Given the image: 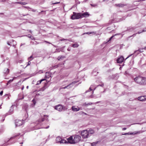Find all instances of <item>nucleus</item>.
Returning a JSON list of instances; mask_svg holds the SVG:
<instances>
[{
    "mask_svg": "<svg viewBox=\"0 0 146 146\" xmlns=\"http://www.w3.org/2000/svg\"><path fill=\"white\" fill-rule=\"evenodd\" d=\"M88 135L90 134H93L94 133V130L92 129H90L89 130H88Z\"/></svg>",
    "mask_w": 146,
    "mask_h": 146,
    "instance_id": "nucleus-17",
    "label": "nucleus"
},
{
    "mask_svg": "<svg viewBox=\"0 0 146 146\" xmlns=\"http://www.w3.org/2000/svg\"><path fill=\"white\" fill-rule=\"evenodd\" d=\"M135 29V28L134 27H129L127 28V30L125 31H133Z\"/></svg>",
    "mask_w": 146,
    "mask_h": 146,
    "instance_id": "nucleus-19",
    "label": "nucleus"
},
{
    "mask_svg": "<svg viewBox=\"0 0 146 146\" xmlns=\"http://www.w3.org/2000/svg\"><path fill=\"white\" fill-rule=\"evenodd\" d=\"M124 60V58L123 56H119L116 60L117 62L118 63H121L123 62Z\"/></svg>",
    "mask_w": 146,
    "mask_h": 146,
    "instance_id": "nucleus-7",
    "label": "nucleus"
},
{
    "mask_svg": "<svg viewBox=\"0 0 146 146\" xmlns=\"http://www.w3.org/2000/svg\"><path fill=\"white\" fill-rule=\"evenodd\" d=\"M64 58V56H59L58 57L57 59L58 60H61V59H62V58Z\"/></svg>",
    "mask_w": 146,
    "mask_h": 146,
    "instance_id": "nucleus-32",
    "label": "nucleus"
},
{
    "mask_svg": "<svg viewBox=\"0 0 146 146\" xmlns=\"http://www.w3.org/2000/svg\"><path fill=\"white\" fill-rule=\"evenodd\" d=\"M28 37H29V38H32V36L31 35L30 36V35H29V36H28ZM31 39H32V40H33V39H34V38L33 37H32V38H31Z\"/></svg>",
    "mask_w": 146,
    "mask_h": 146,
    "instance_id": "nucleus-42",
    "label": "nucleus"
},
{
    "mask_svg": "<svg viewBox=\"0 0 146 146\" xmlns=\"http://www.w3.org/2000/svg\"><path fill=\"white\" fill-rule=\"evenodd\" d=\"M24 88V87H22V90H23Z\"/></svg>",
    "mask_w": 146,
    "mask_h": 146,
    "instance_id": "nucleus-61",
    "label": "nucleus"
},
{
    "mask_svg": "<svg viewBox=\"0 0 146 146\" xmlns=\"http://www.w3.org/2000/svg\"><path fill=\"white\" fill-rule=\"evenodd\" d=\"M61 139L62 138L58 136L57 137L56 139V142L57 143H60Z\"/></svg>",
    "mask_w": 146,
    "mask_h": 146,
    "instance_id": "nucleus-21",
    "label": "nucleus"
},
{
    "mask_svg": "<svg viewBox=\"0 0 146 146\" xmlns=\"http://www.w3.org/2000/svg\"><path fill=\"white\" fill-rule=\"evenodd\" d=\"M48 116L47 115H44L43 117H42L38 119V122L39 123L42 122L44 121L48 122Z\"/></svg>",
    "mask_w": 146,
    "mask_h": 146,
    "instance_id": "nucleus-5",
    "label": "nucleus"
},
{
    "mask_svg": "<svg viewBox=\"0 0 146 146\" xmlns=\"http://www.w3.org/2000/svg\"><path fill=\"white\" fill-rule=\"evenodd\" d=\"M32 11H33V12H35L36 11L35 10H34L33 9L32 10Z\"/></svg>",
    "mask_w": 146,
    "mask_h": 146,
    "instance_id": "nucleus-59",
    "label": "nucleus"
},
{
    "mask_svg": "<svg viewBox=\"0 0 146 146\" xmlns=\"http://www.w3.org/2000/svg\"><path fill=\"white\" fill-rule=\"evenodd\" d=\"M31 62H30V61H29V62H28V64H27V66H26L25 67H27L28 66L30 65V64H31Z\"/></svg>",
    "mask_w": 146,
    "mask_h": 146,
    "instance_id": "nucleus-40",
    "label": "nucleus"
},
{
    "mask_svg": "<svg viewBox=\"0 0 146 146\" xmlns=\"http://www.w3.org/2000/svg\"><path fill=\"white\" fill-rule=\"evenodd\" d=\"M19 134H19L17 135H16L14 136L13 137H11L9 140H11V139H13L15 138L18 135H19Z\"/></svg>",
    "mask_w": 146,
    "mask_h": 146,
    "instance_id": "nucleus-37",
    "label": "nucleus"
},
{
    "mask_svg": "<svg viewBox=\"0 0 146 146\" xmlns=\"http://www.w3.org/2000/svg\"><path fill=\"white\" fill-rule=\"evenodd\" d=\"M46 80V79H42L40 80L39 81L37 82V85H38L40 84L41 82L43 81H45Z\"/></svg>",
    "mask_w": 146,
    "mask_h": 146,
    "instance_id": "nucleus-28",
    "label": "nucleus"
},
{
    "mask_svg": "<svg viewBox=\"0 0 146 146\" xmlns=\"http://www.w3.org/2000/svg\"><path fill=\"white\" fill-rule=\"evenodd\" d=\"M128 133H125L124 134H122V135H128Z\"/></svg>",
    "mask_w": 146,
    "mask_h": 146,
    "instance_id": "nucleus-48",
    "label": "nucleus"
},
{
    "mask_svg": "<svg viewBox=\"0 0 146 146\" xmlns=\"http://www.w3.org/2000/svg\"><path fill=\"white\" fill-rule=\"evenodd\" d=\"M46 42H47V43H49V44H51V43H50V42H47V41H45Z\"/></svg>",
    "mask_w": 146,
    "mask_h": 146,
    "instance_id": "nucleus-58",
    "label": "nucleus"
},
{
    "mask_svg": "<svg viewBox=\"0 0 146 146\" xmlns=\"http://www.w3.org/2000/svg\"><path fill=\"white\" fill-rule=\"evenodd\" d=\"M36 98L35 97L32 100L33 104H32L31 106V107H33L35 105L36 103Z\"/></svg>",
    "mask_w": 146,
    "mask_h": 146,
    "instance_id": "nucleus-16",
    "label": "nucleus"
},
{
    "mask_svg": "<svg viewBox=\"0 0 146 146\" xmlns=\"http://www.w3.org/2000/svg\"><path fill=\"white\" fill-rule=\"evenodd\" d=\"M3 91H2L0 92V95L1 96H2L3 94Z\"/></svg>",
    "mask_w": 146,
    "mask_h": 146,
    "instance_id": "nucleus-44",
    "label": "nucleus"
},
{
    "mask_svg": "<svg viewBox=\"0 0 146 146\" xmlns=\"http://www.w3.org/2000/svg\"><path fill=\"white\" fill-rule=\"evenodd\" d=\"M16 3H18V4H21V5H25L26 4H27V3L25 2H18Z\"/></svg>",
    "mask_w": 146,
    "mask_h": 146,
    "instance_id": "nucleus-29",
    "label": "nucleus"
},
{
    "mask_svg": "<svg viewBox=\"0 0 146 146\" xmlns=\"http://www.w3.org/2000/svg\"><path fill=\"white\" fill-rule=\"evenodd\" d=\"M134 80L138 84L141 85L146 84V78L139 76L135 78Z\"/></svg>",
    "mask_w": 146,
    "mask_h": 146,
    "instance_id": "nucleus-2",
    "label": "nucleus"
},
{
    "mask_svg": "<svg viewBox=\"0 0 146 146\" xmlns=\"http://www.w3.org/2000/svg\"><path fill=\"white\" fill-rule=\"evenodd\" d=\"M33 56L32 55L31 56L29 57L28 58V60L29 61H31L33 59Z\"/></svg>",
    "mask_w": 146,
    "mask_h": 146,
    "instance_id": "nucleus-34",
    "label": "nucleus"
},
{
    "mask_svg": "<svg viewBox=\"0 0 146 146\" xmlns=\"http://www.w3.org/2000/svg\"><path fill=\"white\" fill-rule=\"evenodd\" d=\"M73 14L71 16V19L72 20L79 19L81 18V13H76L73 12Z\"/></svg>",
    "mask_w": 146,
    "mask_h": 146,
    "instance_id": "nucleus-3",
    "label": "nucleus"
},
{
    "mask_svg": "<svg viewBox=\"0 0 146 146\" xmlns=\"http://www.w3.org/2000/svg\"><path fill=\"white\" fill-rule=\"evenodd\" d=\"M90 97L91 98H93V96H92V95H91V96H90Z\"/></svg>",
    "mask_w": 146,
    "mask_h": 146,
    "instance_id": "nucleus-64",
    "label": "nucleus"
},
{
    "mask_svg": "<svg viewBox=\"0 0 146 146\" xmlns=\"http://www.w3.org/2000/svg\"><path fill=\"white\" fill-rule=\"evenodd\" d=\"M9 72V70L7 68H5L4 69L3 71V73L5 74H7Z\"/></svg>",
    "mask_w": 146,
    "mask_h": 146,
    "instance_id": "nucleus-18",
    "label": "nucleus"
},
{
    "mask_svg": "<svg viewBox=\"0 0 146 146\" xmlns=\"http://www.w3.org/2000/svg\"><path fill=\"white\" fill-rule=\"evenodd\" d=\"M50 77V75L49 73L48 72L46 73L45 74V77L46 78H49Z\"/></svg>",
    "mask_w": 146,
    "mask_h": 146,
    "instance_id": "nucleus-25",
    "label": "nucleus"
},
{
    "mask_svg": "<svg viewBox=\"0 0 146 146\" xmlns=\"http://www.w3.org/2000/svg\"><path fill=\"white\" fill-rule=\"evenodd\" d=\"M49 126L48 125L47 127H44V128H45V129H48V128H49Z\"/></svg>",
    "mask_w": 146,
    "mask_h": 146,
    "instance_id": "nucleus-50",
    "label": "nucleus"
},
{
    "mask_svg": "<svg viewBox=\"0 0 146 146\" xmlns=\"http://www.w3.org/2000/svg\"><path fill=\"white\" fill-rule=\"evenodd\" d=\"M67 139V141L64 139H61L60 143L61 144L69 143V142L68 141V139Z\"/></svg>",
    "mask_w": 146,
    "mask_h": 146,
    "instance_id": "nucleus-20",
    "label": "nucleus"
},
{
    "mask_svg": "<svg viewBox=\"0 0 146 146\" xmlns=\"http://www.w3.org/2000/svg\"><path fill=\"white\" fill-rule=\"evenodd\" d=\"M90 5L93 7H96L98 5L96 4H90Z\"/></svg>",
    "mask_w": 146,
    "mask_h": 146,
    "instance_id": "nucleus-36",
    "label": "nucleus"
},
{
    "mask_svg": "<svg viewBox=\"0 0 146 146\" xmlns=\"http://www.w3.org/2000/svg\"><path fill=\"white\" fill-rule=\"evenodd\" d=\"M24 44H25V43H24V44H21V46L22 45H24Z\"/></svg>",
    "mask_w": 146,
    "mask_h": 146,
    "instance_id": "nucleus-55",
    "label": "nucleus"
},
{
    "mask_svg": "<svg viewBox=\"0 0 146 146\" xmlns=\"http://www.w3.org/2000/svg\"><path fill=\"white\" fill-rule=\"evenodd\" d=\"M78 82V81H74L69 84L67 86H66L64 87H62L61 88V89L69 88L70 87H72L73 86L74 84L77 83Z\"/></svg>",
    "mask_w": 146,
    "mask_h": 146,
    "instance_id": "nucleus-6",
    "label": "nucleus"
},
{
    "mask_svg": "<svg viewBox=\"0 0 146 146\" xmlns=\"http://www.w3.org/2000/svg\"><path fill=\"white\" fill-rule=\"evenodd\" d=\"M14 105H12V106L11 107V109H10V110L9 111V112L10 113H12L13 111V107L14 106Z\"/></svg>",
    "mask_w": 146,
    "mask_h": 146,
    "instance_id": "nucleus-33",
    "label": "nucleus"
},
{
    "mask_svg": "<svg viewBox=\"0 0 146 146\" xmlns=\"http://www.w3.org/2000/svg\"><path fill=\"white\" fill-rule=\"evenodd\" d=\"M93 34V35H95L96 34V32H88L84 33L82 34V35H84L85 34Z\"/></svg>",
    "mask_w": 146,
    "mask_h": 146,
    "instance_id": "nucleus-23",
    "label": "nucleus"
},
{
    "mask_svg": "<svg viewBox=\"0 0 146 146\" xmlns=\"http://www.w3.org/2000/svg\"><path fill=\"white\" fill-rule=\"evenodd\" d=\"M13 79L10 80L7 82V85H8L9 84H10L13 81Z\"/></svg>",
    "mask_w": 146,
    "mask_h": 146,
    "instance_id": "nucleus-39",
    "label": "nucleus"
},
{
    "mask_svg": "<svg viewBox=\"0 0 146 146\" xmlns=\"http://www.w3.org/2000/svg\"><path fill=\"white\" fill-rule=\"evenodd\" d=\"M28 15V14H27L26 15H23V16H26V15Z\"/></svg>",
    "mask_w": 146,
    "mask_h": 146,
    "instance_id": "nucleus-56",
    "label": "nucleus"
},
{
    "mask_svg": "<svg viewBox=\"0 0 146 146\" xmlns=\"http://www.w3.org/2000/svg\"><path fill=\"white\" fill-rule=\"evenodd\" d=\"M94 86L93 85H91L90 87V88H89V89L87 91H86V92H85V93H87V92H90V91H92V90H93V91H92V94H93L94 93V90L96 88V87H95L93 89V90L92 89L93 88H94Z\"/></svg>",
    "mask_w": 146,
    "mask_h": 146,
    "instance_id": "nucleus-11",
    "label": "nucleus"
},
{
    "mask_svg": "<svg viewBox=\"0 0 146 146\" xmlns=\"http://www.w3.org/2000/svg\"><path fill=\"white\" fill-rule=\"evenodd\" d=\"M7 44L9 45H10V44H9V42H7Z\"/></svg>",
    "mask_w": 146,
    "mask_h": 146,
    "instance_id": "nucleus-63",
    "label": "nucleus"
},
{
    "mask_svg": "<svg viewBox=\"0 0 146 146\" xmlns=\"http://www.w3.org/2000/svg\"><path fill=\"white\" fill-rule=\"evenodd\" d=\"M120 33H117V34H116L113 35L110 38H109V40H108V41H110L111 40V39H112V38L113 37H114V36H116V35H120Z\"/></svg>",
    "mask_w": 146,
    "mask_h": 146,
    "instance_id": "nucleus-27",
    "label": "nucleus"
},
{
    "mask_svg": "<svg viewBox=\"0 0 146 146\" xmlns=\"http://www.w3.org/2000/svg\"><path fill=\"white\" fill-rule=\"evenodd\" d=\"M142 131H136L135 132H132V135H135L137 134H140L142 133Z\"/></svg>",
    "mask_w": 146,
    "mask_h": 146,
    "instance_id": "nucleus-24",
    "label": "nucleus"
},
{
    "mask_svg": "<svg viewBox=\"0 0 146 146\" xmlns=\"http://www.w3.org/2000/svg\"><path fill=\"white\" fill-rule=\"evenodd\" d=\"M60 2H56V3H52V4H58V3H60Z\"/></svg>",
    "mask_w": 146,
    "mask_h": 146,
    "instance_id": "nucleus-51",
    "label": "nucleus"
},
{
    "mask_svg": "<svg viewBox=\"0 0 146 146\" xmlns=\"http://www.w3.org/2000/svg\"><path fill=\"white\" fill-rule=\"evenodd\" d=\"M92 104V103H85L83 104V106H87L88 105H90Z\"/></svg>",
    "mask_w": 146,
    "mask_h": 146,
    "instance_id": "nucleus-26",
    "label": "nucleus"
},
{
    "mask_svg": "<svg viewBox=\"0 0 146 146\" xmlns=\"http://www.w3.org/2000/svg\"><path fill=\"white\" fill-rule=\"evenodd\" d=\"M89 16V14L87 12H85L82 14L81 13V18L83 17H87Z\"/></svg>",
    "mask_w": 146,
    "mask_h": 146,
    "instance_id": "nucleus-12",
    "label": "nucleus"
},
{
    "mask_svg": "<svg viewBox=\"0 0 146 146\" xmlns=\"http://www.w3.org/2000/svg\"><path fill=\"white\" fill-rule=\"evenodd\" d=\"M79 45L77 44H72V46L74 48H77L78 47Z\"/></svg>",
    "mask_w": 146,
    "mask_h": 146,
    "instance_id": "nucleus-30",
    "label": "nucleus"
},
{
    "mask_svg": "<svg viewBox=\"0 0 146 146\" xmlns=\"http://www.w3.org/2000/svg\"><path fill=\"white\" fill-rule=\"evenodd\" d=\"M142 52V51H141V50H140V49H138V50H136L134 52V53L133 54H132L129 55L125 59V60H126L129 57L132 56L133 54H135V53H136V52Z\"/></svg>",
    "mask_w": 146,
    "mask_h": 146,
    "instance_id": "nucleus-22",
    "label": "nucleus"
},
{
    "mask_svg": "<svg viewBox=\"0 0 146 146\" xmlns=\"http://www.w3.org/2000/svg\"><path fill=\"white\" fill-rule=\"evenodd\" d=\"M98 142H93L91 143L92 146H95L97 143Z\"/></svg>",
    "mask_w": 146,
    "mask_h": 146,
    "instance_id": "nucleus-35",
    "label": "nucleus"
},
{
    "mask_svg": "<svg viewBox=\"0 0 146 146\" xmlns=\"http://www.w3.org/2000/svg\"><path fill=\"white\" fill-rule=\"evenodd\" d=\"M26 118H25V119L24 118L23 119H22V120H24V121H25V120H26Z\"/></svg>",
    "mask_w": 146,
    "mask_h": 146,
    "instance_id": "nucleus-60",
    "label": "nucleus"
},
{
    "mask_svg": "<svg viewBox=\"0 0 146 146\" xmlns=\"http://www.w3.org/2000/svg\"><path fill=\"white\" fill-rule=\"evenodd\" d=\"M126 5V4H124L122 3L116 4H115V6L116 7L121 8L123 7L124 6Z\"/></svg>",
    "mask_w": 146,
    "mask_h": 146,
    "instance_id": "nucleus-13",
    "label": "nucleus"
},
{
    "mask_svg": "<svg viewBox=\"0 0 146 146\" xmlns=\"http://www.w3.org/2000/svg\"><path fill=\"white\" fill-rule=\"evenodd\" d=\"M55 109L59 111H61L63 109V107L61 105H58L55 107Z\"/></svg>",
    "mask_w": 146,
    "mask_h": 146,
    "instance_id": "nucleus-10",
    "label": "nucleus"
},
{
    "mask_svg": "<svg viewBox=\"0 0 146 146\" xmlns=\"http://www.w3.org/2000/svg\"><path fill=\"white\" fill-rule=\"evenodd\" d=\"M104 86V84H101V85H100H100H98V86H102V87H103V86Z\"/></svg>",
    "mask_w": 146,
    "mask_h": 146,
    "instance_id": "nucleus-43",
    "label": "nucleus"
},
{
    "mask_svg": "<svg viewBox=\"0 0 146 146\" xmlns=\"http://www.w3.org/2000/svg\"><path fill=\"white\" fill-rule=\"evenodd\" d=\"M15 123L16 127L20 126L23 124L22 121L19 120H15Z\"/></svg>",
    "mask_w": 146,
    "mask_h": 146,
    "instance_id": "nucleus-8",
    "label": "nucleus"
},
{
    "mask_svg": "<svg viewBox=\"0 0 146 146\" xmlns=\"http://www.w3.org/2000/svg\"><path fill=\"white\" fill-rule=\"evenodd\" d=\"M37 96L38 95H40V94L39 93H37Z\"/></svg>",
    "mask_w": 146,
    "mask_h": 146,
    "instance_id": "nucleus-62",
    "label": "nucleus"
},
{
    "mask_svg": "<svg viewBox=\"0 0 146 146\" xmlns=\"http://www.w3.org/2000/svg\"><path fill=\"white\" fill-rule=\"evenodd\" d=\"M143 32H142V31H139L138 32V33H137L138 34H140V33H142Z\"/></svg>",
    "mask_w": 146,
    "mask_h": 146,
    "instance_id": "nucleus-46",
    "label": "nucleus"
},
{
    "mask_svg": "<svg viewBox=\"0 0 146 146\" xmlns=\"http://www.w3.org/2000/svg\"><path fill=\"white\" fill-rule=\"evenodd\" d=\"M108 0H103V1H108Z\"/></svg>",
    "mask_w": 146,
    "mask_h": 146,
    "instance_id": "nucleus-57",
    "label": "nucleus"
},
{
    "mask_svg": "<svg viewBox=\"0 0 146 146\" xmlns=\"http://www.w3.org/2000/svg\"><path fill=\"white\" fill-rule=\"evenodd\" d=\"M136 35V34H134L132 36H128V37H127L126 39V40H128L130 38H131V37H132V36H135V35Z\"/></svg>",
    "mask_w": 146,
    "mask_h": 146,
    "instance_id": "nucleus-38",
    "label": "nucleus"
},
{
    "mask_svg": "<svg viewBox=\"0 0 146 146\" xmlns=\"http://www.w3.org/2000/svg\"><path fill=\"white\" fill-rule=\"evenodd\" d=\"M36 129V126H35L34 127V129H32V130H34L35 129Z\"/></svg>",
    "mask_w": 146,
    "mask_h": 146,
    "instance_id": "nucleus-53",
    "label": "nucleus"
},
{
    "mask_svg": "<svg viewBox=\"0 0 146 146\" xmlns=\"http://www.w3.org/2000/svg\"><path fill=\"white\" fill-rule=\"evenodd\" d=\"M146 31V27H145L143 30L142 31V32H145Z\"/></svg>",
    "mask_w": 146,
    "mask_h": 146,
    "instance_id": "nucleus-41",
    "label": "nucleus"
},
{
    "mask_svg": "<svg viewBox=\"0 0 146 146\" xmlns=\"http://www.w3.org/2000/svg\"><path fill=\"white\" fill-rule=\"evenodd\" d=\"M71 109L72 111H78L80 110V108L79 107L76 108L75 106H72Z\"/></svg>",
    "mask_w": 146,
    "mask_h": 146,
    "instance_id": "nucleus-15",
    "label": "nucleus"
},
{
    "mask_svg": "<svg viewBox=\"0 0 146 146\" xmlns=\"http://www.w3.org/2000/svg\"><path fill=\"white\" fill-rule=\"evenodd\" d=\"M67 39H65L64 38H63L62 39H61L60 40H61V41H62V40H67Z\"/></svg>",
    "mask_w": 146,
    "mask_h": 146,
    "instance_id": "nucleus-49",
    "label": "nucleus"
},
{
    "mask_svg": "<svg viewBox=\"0 0 146 146\" xmlns=\"http://www.w3.org/2000/svg\"><path fill=\"white\" fill-rule=\"evenodd\" d=\"M128 135H132V133H130L129 132H128Z\"/></svg>",
    "mask_w": 146,
    "mask_h": 146,
    "instance_id": "nucleus-47",
    "label": "nucleus"
},
{
    "mask_svg": "<svg viewBox=\"0 0 146 146\" xmlns=\"http://www.w3.org/2000/svg\"><path fill=\"white\" fill-rule=\"evenodd\" d=\"M73 136H71L68 138V141L69 143L74 144L79 142L81 140V137L79 135H76L73 136Z\"/></svg>",
    "mask_w": 146,
    "mask_h": 146,
    "instance_id": "nucleus-1",
    "label": "nucleus"
},
{
    "mask_svg": "<svg viewBox=\"0 0 146 146\" xmlns=\"http://www.w3.org/2000/svg\"><path fill=\"white\" fill-rule=\"evenodd\" d=\"M28 106L27 105L25 104V105L23 107V109H25V110L26 111H27V108H28Z\"/></svg>",
    "mask_w": 146,
    "mask_h": 146,
    "instance_id": "nucleus-31",
    "label": "nucleus"
},
{
    "mask_svg": "<svg viewBox=\"0 0 146 146\" xmlns=\"http://www.w3.org/2000/svg\"><path fill=\"white\" fill-rule=\"evenodd\" d=\"M25 117L26 118H27L28 117V115L27 114H26L25 115Z\"/></svg>",
    "mask_w": 146,
    "mask_h": 146,
    "instance_id": "nucleus-45",
    "label": "nucleus"
},
{
    "mask_svg": "<svg viewBox=\"0 0 146 146\" xmlns=\"http://www.w3.org/2000/svg\"><path fill=\"white\" fill-rule=\"evenodd\" d=\"M126 129V128H125V127H124V128H123V130H125Z\"/></svg>",
    "mask_w": 146,
    "mask_h": 146,
    "instance_id": "nucleus-54",
    "label": "nucleus"
},
{
    "mask_svg": "<svg viewBox=\"0 0 146 146\" xmlns=\"http://www.w3.org/2000/svg\"><path fill=\"white\" fill-rule=\"evenodd\" d=\"M94 72H95L94 71L93 72H92V74H93V75H94V76H95V75H96V74H94Z\"/></svg>",
    "mask_w": 146,
    "mask_h": 146,
    "instance_id": "nucleus-52",
    "label": "nucleus"
},
{
    "mask_svg": "<svg viewBox=\"0 0 146 146\" xmlns=\"http://www.w3.org/2000/svg\"><path fill=\"white\" fill-rule=\"evenodd\" d=\"M44 85L43 87L40 89V91H44L48 87L47 86V83L46 82H44Z\"/></svg>",
    "mask_w": 146,
    "mask_h": 146,
    "instance_id": "nucleus-14",
    "label": "nucleus"
},
{
    "mask_svg": "<svg viewBox=\"0 0 146 146\" xmlns=\"http://www.w3.org/2000/svg\"><path fill=\"white\" fill-rule=\"evenodd\" d=\"M81 134L83 138H87L89 136L88 129L82 131L81 133Z\"/></svg>",
    "mask_w": 146,
    "mask_h": 146,
    "instance_id": "nucleus-4",
    "label": "nucleus"
},
{
    "mask_svg": "<svg viewBox=\"0 0 146 146\" xmlns=\"http://www.w3.org/2000/svg\"><path fill=\"white\" fill-rule=\"evenodd\" d=\"M138 100L141 101H144L146 100V96H141L137 98Z\"/></svg>",
    "mask_w": 146,
    "mask_h": 146,
    "instance_id": "nucleus-9",
    "label": "nucleus"
}]
</instances>
